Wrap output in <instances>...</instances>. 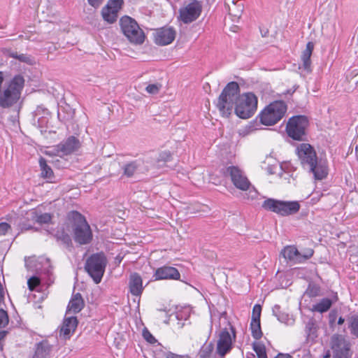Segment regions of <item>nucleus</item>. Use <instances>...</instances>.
I'll use <instances>...</instances> for the list:
<instances>
[{
	"label": "nucleus",
	"instance_id": "nucleus-1",
	"mask_svg": "<svg viewBox=\"0 0 358 358\" xmlns=\"http://www.w3.org/2000/svg\"><path fill=\"white\" fill-rule=\"evenodd\" d=\"M72 230L74 239L79 244H87L92 240V234L90 225L85 217L76 211H72L68 215L66 222L57 231L55 237L68 245L71 242L69 234Z\"/></svg>",
	"mask_w": 358,
	"mask_h": 358
},
{
	"label": "nucleus",
	"instance_id": "nucleus-2",
	"mask_svg": "<svg viewBox=\"0 0 358 358\" xmlns=\"http://www.w3.org/2000/svg\"><path fill=\"white\" fill-rule=\"evenodd\" d=\"M238 93L239 86L236 82L228 83L224 88L216 103V107L222 116L227 117L231 114Z\"/></svg>",
	"mask_w": 358,
	"mask_h": 358
},
{
	"label": "nucleus",
	"instance_id": "nucleus-3",
	"mask_svg": "<svg viewBox=\"0 0 358 358\" xmlns=\"http://www.w3.org/2000/svg\"><path fill=\"white\" fill-rule=\"evenodd\" d=\"M24 85V79L22 76L17 75L13 77L0 94V106L6 108L16 103L20 98Z\"/></svg>",
	"mask_w": 358,
	"mask_h": 358
},
{
	"label": "nucleus",
	"instance_id": "nucleus-4",
	"mask_svg": "<svg viewBox=\"0 0 358 358\" xmlns=\"http://www.w3.org/2000/svg\"><path fill=\"white\" fill-rule=\"evenodd\" d=\"M262 207L266 210L286 217L297 213L300 210L301 206L297 201L267 199L263 202Z\"/></svg>",
	"mask_w": 358,
	"mask_h": 358
},
{
	"label": "nucleus",
	"instance_id": "nucleus-5",
	"mask_svg": "<svg viewBox=\"0 0 358 358\" xmlns=\"http://www.w3.org/2000/svg\"><path fill=\"white\" fill-rule=\"evenodd\" d=\"M287 106L283 101H274L266 106L259 115L260 122L266 126L278 123L285 115Z\"/></svg>",
	"mask_w": 358,
	"mask_h": 358
},
{
	"label": "nucleus",
	"instance_id": "nucleus-6",
	"mask_svg": "<svg viewBox=\"0 0 358 358\" xmlns=\"http://www.w3.org/2000/svg\"><path fill=\"white\" fill-rule=\"evenodd\" d=\"M257 97L251 92L237 96L234 111L238 117L248 119L252 117L257 108Z\"/></svg>",
	"mask_w": 358,
	"mask_h": 358
},
{
	"label": "nucleus",
	"instance_id": "nucleus-7",
	"mask_svg": "<svg viewBox=\"0 0 358 358\" xmlns=\"http://www.w3.org/2000/svg\"><path fill=\"white\" fill-rule=\"evenodd\" d=\"M107 259L103 253H96L90 256L85 264V268L96 284L101 281Z\"/></svg>",
	"mask_w": 358,
	"mask_h": 358
},
{
	"label": "nucleus",
	"instance_id": "nucleus-8",
	"mask_svg": "<svg viewBox=\"0 0 358 358\" xmlns=\"http://www.w3.org/2000/svg\"><path fill=\"white\" fill-rule=\"evenodd\" d=\"M308 124L306 117L303 115L291 117L286 127V131L289 137L296 141L303 140L305 131Z\"/></svg>",
	"mask_w": 358,
	"mask_h": 358
},
{
	"label": "nucleus",
	"instance_id": "nucleus-9",
	"mask_svg": "<svg viewBox=\"0 0 358 358\" xmlns=\"http://www.w3.org/2000/svg\"><path fill=\"white\" fill-rule=\"evenodd\" d=\"M201 11V3L196 0H191L180 8L179 20L185 24H189L200 16Z\"/></svg>",
	"mask_w": 358,
	"mask_h": 358
},
{
	"label": "nucleus",
	"instance_id": "nucleus-10",
	"mask_svg": "<svg viewBox=\"0 0 358 358\" xmlns=\"http://www.w3.org/2000/svg\"><path fill=\"white\" fill-rule=\"evenodd\" d=\"M333 357H351L350 343L343 336L334 334L330 341Z\"/></svg>",
	"mask_w": 358,
	"mask_h": 358
},
{
	"label": "nucleus",
	"instance_id": "nucleus-11",
	"mask_svg": "<svg viewBox=\"0 0 358 358\" xmlns=\"http://www.w3.org/2000/svg\"><path fill=\"white\" fill-rule=\"evenodd\" d=\"M225 173L230 177L232 183L236 188L242 191H246L249 189L250 182L238 167L230 166L226 169Z\"/></svg>",
	"mask_w": 358,
	"mask_h": 358
},
{
	"label": "nucleus",
	"instance_id": "nucleus-12",
	"mask_svg": "<svg viewBox=\"0 0 358 358\" xmlns=\"http://www.w3.org/2000/svg\"><path fill=\"white\" fill-rule=\"evenodd\" d=\"M297 155L303 166H313L317 159L314 148L308 143H301L296 148Z\"/></svg>",
	"mask_w": 358,
	"mask_h": 358
},
{
	"label": "nucleus",
	"instance_id": "nucleus-13",
	"mask_svg": "<svg viewBox=\"0 0 358 358\" xmlns=\"http://www.w3.org/2000/svg\"><path fill=\"white\" fill-rule=\"evenodd\" d=\"M321 320L320 315H315L310 317L306 316L303 321L306 323L305 333L306 334V342L313 343L317 337V330L319 328V322Z\"/></svg>",
	"mask_w": 358,
	"mask_h": 358
},
{
	"label": "nucleus",
	"instance_id": "nucleus-14",
	"mask_svg": "<svg viewBox=\"0 0 358 358\" xmlns=\"http://www.w3.org/2000/svg\"><path fill=\"white\" fill-rule=\"evenodd\" d=\"M176 31L171 27H162L155 33V43L160 45L171 43L176 38Z\"/></svg>",
	"mask_w": 358,
	"mask_h": 358
},
{
	"label": "nucleus",
	"instance_id": "nucleus-15",
	"mask_svg": "<svg viewBox=\"0 0 358 358\" xmlns=\"http://www.w3.org/2000/svg\"><path fill=\"white\" fill-rule=\"evenodd\" d=\"M232 348V338L227 329L222 330L219 335V339L217 343V352L224 357Z\"/></svg>",
	"mask_w": 358,
	"mask_h": 358
},
{
	"label": "nucleus",
	"instance_id": "nucleus-16",
	"mask_svg": "<svg viewBox=\"0 0 358 358\" xmlns=\"http://www.w3.org/2000/svg\"><path fill=\"white\" fill-rule=\"evenodd\" d=\"M180 276V273L176 268L172 266H162L155 271L153 278L155 280H178Z\"/></svg>",
	"mask_w": 358,
	"mask_h": 358
},
{
	"label": "nucleus",
	"instance_id": "nucleus-17",
	"mask_svg": "<svg viewBox=\"0 0 358 358\" xmlns=\"http://www.w3.org/2000/svg\"><path fill=\"white\" fill-rule=\"evenodd\" d=\"M78 321L76 317L71 316L64 318L60 328L59 336L64 339H69L77 328Z\"/></svg>",
	"mask_w": 358,
	"mask_h": 358
},
{
	"label": "nucleus",
	"instance_id": "nucleus-18",
	"mask_svg": "<svg viewBox=\"0 0 358 358\" xmlns=\"http://www.w3.org/2000/svg\"><path fill=\"white\" fill-rule=\"evenodd\" d=\"M229 14L231 16L233 21H238L243 12L244 5L242 0H231L227 3Z\"/></svg>",
	"mask_w": 358,
	"mask_h": 358
},
{
	"label": "nucleus",
	"instance_id": "nucleus-19",
	"mask_svg": "<svg viewBox=\"0 0 358 358\" xmlns=\"http://www.w3.org/2000/svg\"><path fill=\"white\" fill-rule=\"evenodd\" d=\"M129 287L130 292L134 296H139L143 292L141 277L137 273H132L129 278Z\"/></svg>",
	"mask_w": 358,
	"mask_h": 358
},
{
	"label": "nucleus",
	"instance_id": "nucleus-20",
	"mask_svg": "<svg viewBox=\"0 0 358 358\" xmlns=\"http://www.w3.org/2000/svg\"><path fill=\"white\" fill-rule=\"evenodd\" d=\"M310 171L314 174V176L317 180H322L327 175V166L324 162L317 161L316 159L313 163V166H308Z\"/></svg>",
	"mask_w": 358,
	"mask_h": 358
},
{
	"label": "nucleus",
	"instance_id": "nucleus-21",
	"mask_svg": "<svg viewBox=\"0 0 358 358\" xmlns=\"http://www.w3.org/2000/svg\"><path fill=\"white\" fill-rule=\"evenodd\" d=\"M315 44L310 41L306 44V48L303 50L301 59L302 61L303 68L307 71H310L311 60L310 57L314 50Z\"/></svg>",
	"mask_w": 358,
	"mask_h": 358
},
{
	"label": "nucleus",
	"instance_id": "nucleus-22",
	"mask_svg": "<svg viewBox=\"0 0 358 358\" xmlns=\"http://www.w3.org/2000/svg\"><path fill=\"white\" fill-rule=\"evenodd\" d=\"M123 34L131 43L141 44L145 39L144 33L138 24H137L136 29H133L131 31H126Z\"/></svg>",
	"mask_w": 358,
	"mask_h": 358
},
{
	"label": "nucleus",
	"instance_id": "nucleus-23",
	"mask_svg": "<svg viewBox=\"0 0 358 358\" xmlns=\"http://www.w3.org/2000/svg\"><path fill=\"white\" fill-rule=\"evenodd\" d=\"M79 141L73 137H69L64 144L59 145L61 151L64 155H69L76 151L80 148Z\"/></svg>",
	"mask_w": 358,
	"mask_h": 358
},
{
	"label": "nucleus",
	"instance_id": "nucleus-24",
	"mask_svg": "<svg viewBox=\"0 0 358 358\" xmlns=\"http://www.w3.org/2000/svg\"><path fill=\"white\" fill-rule=\"evenodd\" d=\"M283 257L294 263H301L299 250L293 245L286 246L281 252Z\"/></svg>",
	"mask_w": 358,
	"mask_h": 358
},
{
	"label": "nucleus",
	"instance_id": "nucleus-25",
	"mask_svg": "<svg viewBox=\"0 0 358 358\" xmlns=\"http://www.w3.org/2000/svg\"><path fill=\"white\" fill-rule=\"evenodd\" d=\"M84 307V301L80 294L73 295L68 305L67 312L79 313Z\"/></svg>",
	"mask_w": 358,
	"mask_h": 358
},
{
	"label": "nucleus",
	"instance_id": "nucleus-26",
	"mask_svg": "<svg viewBox=\"0 0 358 358\" xmlns=\"http://www.w3.org/2000/svg\"><path fill=\"white\" fill-rule=\"evenodd\" d=\"M261 315H252V320L250 322V329L252 336L254 338L258 340L262 336V331L261 330L260 324Z\"/></svg>",
	"mask_w": 358,
	"mask_h": 358
},
{
	"label": "nucleus",
	"instance_id": "nucleus-27",
	"mask_svg": "<svg viewBox=\"0 0 358 358\" xmlns=\"http://www.w3.org/2000/svg\"><path fill=\"white\" fill-rule=\"evenodd\" d=\"M51 346L47 341H43L36 345L33 358H45L50 353Z\"/></svg>",
	"mask_w": 358,
	"mask_h": 358
},
{
	"label": "nucleus",
	"instance_id": "nucleus-28",
	"mask_svg": "<svg viewBox=\"0 0 358 358\" xmlns=\"http://www.w3.org/2000/svg\"><path fill=\"white\" fill-rule=\"evenodd\" d=\"M137 22L130 17L124 16L120 20V27L123 33L137 28Z\"/></svg>",
	"mask_w": 358,
	"mask_h": 358
},
{
	"label": "nucleus",
	"instance_id": "nucleus-29",
	"mask_svg": "<svg viewBox=\"0 0 358 358\" xmlns=\"http://www.w3.org/2000/svg\"><path fill=\"white\" fill-rule=\"evenodd\" d=\"M332 301L331 299L328 298L322 299L320 301L313 305L312 307L313 311H316L319 313H324L329 310V308L331 306Z\"/></svg>",
	"mask_w": 358,
	"mask_h": 358
},
{
	"label": "nucleus",
	"instance_id": "nucleus-30",
	"mask_svg": "<svg viewBox=\"0 0 358 358\" xmlns=\"http://www.w3.org/2000/svg\"><path fill=\"white\" fill-rule=\"evenodd\" d=\"M117 13H118L116 10L111 9L106 5L101 10L103 18L110 23H113L116 21L117 18Z\"/></svg>",
	"mask_w": 358,
	"mask_h": 358
},
{
	"label": "nucleus",
	"instance_id": "nucleus-31",
	"mask_svg": "<svg viewBox=\"0 0 358 358\" xmlns=\"http://www.w3.org/2000/svg\"><path fill=\"white\" fill-rule=\"evenodd\" d=\"M190 179L196 185L203 184L204 182V170L203 169H195L192 172Z\"/></svg>",
	"mask_w": 358,
	"mask_h": 358
},
{
	"label": "nucleus",
	"instance_id": "nucleus-32",
	"mask_svg": "<svg viewBox=\"0 0 358 358\" xmlns=\"http://www.w3.org/2000/svg\"><path fill=\"white\" fill-rule=\"evenodd\" d=\"M141 162L134 161L126 164L124 167V173L126 176L130 177L139 169Z\"/></svg>",
	"mask_w": 358,
	"mask_h": 358
},
{
	"label": "nucleus",
	"instance_id": "nucleus-33",
	"mask_svg": "<svg viewBox=\"0 0 358 358\" xmlns=\"http://www.w3.org/2000/svg\"><path fill=\"white\" fill-rule=\"evenodd\" d=\"M39 164L41 170V176L45 178H51L53 172L52 169L46 164V161L43 158L39 159Z\"/></svg>",
	"mask_w": 358,
	"mask_h": 358
},
{
	"label": "nucleus",
	"instance_id": "nucleus-34",
	"mask_svg": "<svg viewBox=\"0 0 358 358\" xmlns=\"http://www.w3.org/2000/svg\"><path fill=\"white\" fill-rule=\"evenodd\" d=\"M252 349L256 352L257 358H268L266 347L262 342H254Z\"/></svg>",
	"mask_w": 358,
	"mask_h": 358
},
{
	"label": "nucleus",
	"instance_id": "nucleus-35",
	"mask_svg": "<svg viewBox=\"0 0 358 358\" xmlns=\"http://www.w3.org/2000/svg\"><path fill=\"white\" fill-rule=\"evenodd\" d=\"M277 319L281 323L285 324L287 326H292L295 322V317L294 315H275Z\"/></svg>",
	"mask_w": 358,
	"mask_h": 358
},
{
	"label": "nucleus",
	"instance_id": "nucleus-36",
	"mask_svg": "<svg viewBox=\"0 0 358 358\" xmlns=\"http://www.w3.org/2000/svg\"><path fill=\"white\" fill-rule=\"evenodd\" d=\"M169 316H174L173 324L179 329H181L185 325V322L187 320V315H169Z\"/></svg>",
	"mask_w": 358,
	"mask_h": 358
},
{
	"label": "nucleus",
	"instance_id": "nucleus-37",
	"mask_svg": "<svg viewBox=\"0 0 358 358\" xmlns=\"http://www.w3.org/2000/svg\"><path fill=\"white\" fill-rule=\"evenodd\" d=\"M320 291V287L317 285L310 284L304 293V296L310 298L315 297L319 295Z\"/></svg>",
	"mask_w": 358,
	"mask_h": 358
},
{
	"label": "nucleus",
	"instance_id": "nucleus-38",
	"mask_svg": "<svg viewBox=\"0 0 358 358\" xmlns=\"http://www.w3.org/2000/svg\"><path fill=\"white\" fill-rule=\"evenodd\" d=\"M11 57L28 64H33L34 63V59L28 55L13 52L11 54Z\"/></svg>",
	"mask_w": 358,
	"mask_h": 358
},
{
	"label": "nucleus",
	"instance_id": "nucleus-39",
	"mask_svg": "<svg viewBox=\"0 0 358 358\" xmlns=\"http://www.w3.org/2000/svg\"><path fill=\"white\" fill-rule=\"evenodd\" d=\"M213 350V344L209 343L207 345H204L201 348L199 352V357L200 358H208L210 356Z\"/></svg>",
	"mask_w": 358,
	"mask_h": 358
},
{
	"label": "nucleus",
	"instance_id": "nucleus-40",
	"mask_svg": "<svg viewBox=\"0 0 358 358\" xmlns=\"http://www.w3.org/2000/svg\"><path fill=\"white\" fill-rule=\"evenodd\" d=\"M349 327L352 335L358 337V315L352 317L350 321Z\"/></svg>",
	"mask_w": 358,
	"mask_h": 358
},
{
	"label": "nucleus",
	"instance_id": "nucleus-41",
	"mask_svg": "<svg viewBox=\"0 0 358 358\" xmlns=\"http://www.w3.org/2000/svg\"><path fill=\"white\" fill-rule=\"evenodd\" d=\"M36 221L39 224H48L52 222V215L48 213L36 216Z\"/></svg>",
	"mask_w": 358,
	"mask_h": 358
},
{
	"label": "nucleus",
	"instance_id": "nucleus-42",
	"mask_svg": "<svg viewBox=\"0 0 358 358\" xmlns=\"http://www.w3.org/2000/svg\"><path fill=\"white\" fill-rule=\"evenodd\" d=\"M313 250L311 248H306L299 251L301 263L310 259L313 255Z\"/></svg>",
	"mask_w": 358,
	"mask_h": 358
},
{
	"label": "nucleus",
	"instance_id": "nucleus-43",
	"mask_svg": "<svg viewBox=\"0 0 358 358\" xmlns=\"http://www.w3.org/2000/svg\"><path fill=\"white\" fill-rule=\"evenodd\" d=\"M122 4L123 0H109L106 6L118 13L121 9Z\"/></svg>",
	"mask_w": 358,
	"mask_h": 358
},
{
	"label": "nucleus",
	"instance_id": "nucleus-44",
	"mask_svg": "<svg viewBox=\"0 0 358 358\" xmlns=\"http://www.w3.org/2000/svg\"><path fill=\"white\" fill-rule=\"evenodd\" d=\"M161 88H162V85L160 83H153V84H149L146 87L145 90L149 94H156L159 92Z\"/></svg>",
	"mask_w": 358,
	"mask_h": 358
},
{
	"label": "nucleus",
	"instance_id": "nucleus-45",
	"mask_svg": "<svg viewBox=\"0 0 358 358\" xmlns=\"http://www.w3.org/2000/svg\"><path fill=\"white\" fill-rule=\"evenodd\" d=\"M255 129H256L255 128V126L252 124H250L240 129L239 134L245 136L252 133Z\"/></svg>",
	"mask_w": 358,
	"mask_h": 358
},
{
	"label": "nucleus",
	"instance_id": "nucleus-46",
	"mask_svg": "<svg viewBox=\"0 0 358 358\" xmlns=\"http://www.w3.org/2000/svg\"><path fill=\"white\" fill-rule=\"evenodd\" d=\"M349 196L350 202L355 206L356 209L358 210V192H351Z\"/></svg>",
	"mask_w": 358,
	"mask_h": 358
},
{
	"label": "nucleus",
	"instance_id": "nucleus-47",
	"mask_svg": "<svg viewBox=\"0 0 358 358\" xmlns=\"http://www.w3.org/2000/svg\"><path fill=\"white\" fill-rule=\"evenodd\" d=\"M163 358H189L188 355H180L171 352H164L162 354Z\"/></svg>",
	"mask_w": 358,
	"mask_h": 358
},
{
	"label": "nucleus",
	"instance_id": "nucleus-48",
	"mask_svg": "<svg viewBox=\"0 0 358 358\" xmlns=\"http://www.w3.org/2000/svg\"><path fill=\"white\" fill-rule=\"evenodd\" d=\"M39 279L36 277H31L28 280V287L30 290H34V289L39 285Z\"/></svg>",
	"mask_w": 358,
	"mask_h": 358
},
{
	"label": "nucleus",
	"instance_id": "nucleus-49",
	"mask_svg": "<svg viewBox=\"0 0 358 358\" xmlns=\"http://www.w3.org/2000/svg\"><path fill=\"white\" fill-rule=\"evenodd\" d=\"M143 336L144 338L150 343H154L156 341L155 338L150 333L148 329H145L143 331Z\"/></svg>",
	"mask_w": 358,
	"mask_h": 358
},
{
	"label": "nucleus",
	"instance_id": "nucleus-50",
	"mask_svg": "<svg viewBox=\"0 0 358 358\" xmlns=\"http://www.w3.org/2000/svg\"><path fill=\"white\" fill-rule=\"evenodd\" d=\"M10 229V225L6 222L0 223V235H4Z\"/></svg>",
	"mask_w": 358,
	"mask_h": 358
},
{
	"label": "nucleus",
	"instance_id": "nucleus-51",
	"mask_svg": "<svg viewBox=\"0 0 358 358\" xmlns=\"http://www.w3.org/2000/svg\"><path fill=\"white\" fill-rule=\"evenodd\" d=\"M8 323V315H0V328L5 327Z\"/></svg>",
	"mask_w": 358,
	"mask_h": 358
},
{
	"label": "nucleus",
	"instance_id": "nucleus-52",
	"mask_svg": "<svg viewBox=\"0 0 358 358\" xmlns=\"http://www.w3.org/2000/svg\"><path fill=\"white\" fill-rule=\"evenodd\" d=\"M338 315H328V320L329 325L331 328H334L336 325V320H337Z\"/></svg>",
	"mask_w": 358,
	"mask_h": 358
},
{
	"label": "nucleus",
	"instance_id": "nucleus-53",
	"mask_svg": "<svg viewBox=\"0 0 358 358\" xmlns=\"http://www.w3.org/2000/svg\"><path fill=\"white\" fill-rule=\"evenodd\" d=\"M104 0H87L88 3L93 7H99Z\"/></svg>",
	"mask_w": 358,
	"mask_h": 358
},
{
	"label": "nucleus",
	"instance_id": "nucleus-54",
	"mask_svg": "<svg viewBox=\"0 0 358 358\" xmlns=\"http://www.w3.org/2000/svg\"><path fill=\"white\" fill-rule=\"evenodd\" d=\"M6 334H7L6 331H0V350H3V342L6 338Z\"/></svg>",
	"mask_w": 358,
	"mask_h": 358
},
{
	"label": "nucleus",
	"instance_id": "nucleus-55",
	"mask_svg": "<svg viewBox=\"0 0 358 358\" xmlns=\"http://www.w3.org/2000/svg\"><path fill=\"white\" fill-rule=\"evenodd\" d=\"M262 306L259 304H256L252 309V313H261Z\"/></svg>",
	"mask_w": 358,
	"mask_h": 358
},
{
	"label": "nucleus",
	"instance_id": "nucleus-56",
	"mask_svg": "<svg viewBox=\"0 0 358 358\" xmlns=\"http://www.w3.org/2000/svg\"><path fill=\"white\" fill-rule=\"evenodd\" d=\"M275 358H292V357L288 354L279 353Z\"/></svg>",
	"mask_w": 358,
	"mask_h": 358
},
{
	"label": "nucleus",
	"instance_id": "nucleus-57",
	"mask_svg": "<svg viewBox=\"0 0 358 358\" xmlns=\"http://www.w3.org/2000/svg\"><path fill=\"white\" fill-rule=\"evenodd\" d=\"M181 311L191 312V311H192V310L191 307L187 306V307H184V310H182V308L179 309V312H181Z\"/></svg>",
	"mask_w": 358,
	"mask_h": 358
},
{
	"label": "nucleus",
	"instance_id": "nucleus-58",
	"mask_svg": "<svg viewBox=\"0 0 358 358\" xmlns=\"http://www.w3.org/2000/svg\"><path fill=\"white\" fill-rule=\"evenodd\" d=\"M345 321V319H343L342 317H340L338 319V322H337V324L338 325H341L343 324Z\"/></svg>",
	"mask_w": 358,
	"mask_h": 358
},
{
	"label": "nucleus",
	"instance_id": "nucleus-59",
	"mask_svg": "<svg viewBox=\"0 0 358 358\" xmlns=\"http://www.w3.org/2000/svg\"><path fill=\"white\" fill-rule=\"evenodd\" d=\"M30 229H31V227L29 225L22 227V230H29Z\"/></svg>",
	"mask_w": 358,
	"mask_h": 358
},
{
	"label": "nucleus",
	"instance_id": "nucleus-60",
	"mask_svg": "<svg viewBox=\"0 0 358 358\" xmlns=\"http://www.w3.org/2000/svg\"><path fill=\"white\" fill-rule=\"evenodd\" d=\"M330 356H331V355H330L329 351H327V353L323 355V358H329V357H330Z\"/></svg>",
	"mask_w": 358,
	"mask_h": 358
},
{
	"label": "nucleus",
	"instance_id": "nucleus-61",
	"mask_svg": "<svg viewBox=\"0 0 358 358\" xmlns=\"http://www.w3.org/2000/svg\"><path fill=\"white\" fill-rule=\"evenodd\" d=\"M247 358H255V356L252 353L248 354L246 356Z\"/></svg>",
	"mask_w": 358,
	"mask_h": 358
},
{
	"label": "nucleus",
	"instance_id": "nucleus-62",
	"mask_svg": "<svg viewBox=\"0 0 358 358\" xmlns=\"http://www.w3.org/2000/svg\"><path fill=\"white\" fill-rule=\"evenodd\" d=\"M333 358H350V357L341 356V357H333Z\"/></svg>",
	"mask_w": 358,
	"mask_h": 358
},
{
	"label": "nucleus",
	"instance_id": "nucleus-63",
	"mask_svg": "<svg viewBox=\"0 0 358 358\" xmlns=\"http://www.w3.org/2000/svg\"><path fill=\"white\" fill-rule=\"evenodd\" d=\"M355 78H356V85H357V87H358V73L355 76Z\"/></svg>",
	"mask_w": 358,
	"mask_h": 358
},
{
	"label": "nucleus",
	"instance_id": "nucleus-64",
	"mask_svg": "<svg viewBox=\"0 0 358 358\" xmlns=\"http://www.w3.org/2000/svg\"><path fill=\"white\" fill-rule=\"evenodd\" d=\"M355 152L357 155H358V145L355 148Z\"/></svg>",
	"mask_w": 358,
	"mask_h": 358
}]
</instances>
